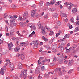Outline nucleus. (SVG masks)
I'll list each match as a JSON object with an SVG mask.
<instances>
[{
    "label": "nucleus",
    "instance_id": "f257e3e1",
    "mask_svg": "<svg viewBox=\"0 0 79 79\" xmlns=\"http://www.w3.org/2000/svg\"><path fill=\"white\" fill-rule=\"evenodd\" d=\"M17 18V15H14L12 17L11 15H9V18H10V19H11V20L10 21L11 25H12V26H16L17 25V24L14 23L15 21V20Z\"/></svg>",
    "mask_w": 79,
    "mask_h": 79
},
{
    "label": "nucleus",
    "instance_id": "f03ea898",
    "mask_svg": "<svg viewBox=\"0 0 79 79\" xmlns=\"http://www.w3.org/2000/svg\"><path fill=\"white\" fill-rule=\"evenodd\" d=\"M41 33L42 34H43V35H44L47 36V35H48V34H47V33H46V32H45V29L46 30V31H50V28H47V26L44 27L43 26L41 27Z\"/></svg>",
    "mask_w": 79,
    "mask_h": 79
},
{
    "label": "nucleus",
    "instance_id": "7ed1b4c3",
    "mask_svg": "<svg viewBox=\"0 0 79 79\" xmlns=\"http://www.w3.org/2000/svg\"><path fill=\"white\" fill-rule=\"evenodd\" d=\"M56 44H53L52 46V51L54 53H56L57 52V51L56 49Z\"/></svg>",
    "mask_w": 79,
    "mask_h": 79
},
{
    "label": "nucleus",
    "instance_id": "20e7f679",
    "mask_svg": "<svg viewBox=\"0 0 79 79\" xmlns=\"http://www.w3.org/2000/svg\"><path fill=\"white\" fill-rule=\"evenodd\" d=\"M10 59H7L6 61V64L4 65V68L3 69L4 70H6V66L10 63Z\"/></svg>",
    "mask_w": 79,
    "mask_h": 79
},
{
    "label": "nucleus",
    "instance_id": "39448f33",
    "mask_svg": "<svg viewBox=\"0 0 79 79\" xmlns=\"http://www.w3.org/2000/svg\"><path fill=\"white\" fill-rule=\"evenodd\" d=\"M29 16V14H28V12L26 11L24 12L23 14V18L25 19H26Z\"/></svg>",
    "mask_w": 79,
    "mask_h": 79
},
{
    "label": "nucleus",
    "instance_id": "423d86ee",
    "mask_svg": "<svg viewBox=\"0 0 79 79\" xmlns=\"http://www.w3.org/2000/svg\"><path fill=\"white\" fill-rule=\"evenodd\" d=\"M9 64L10 65V68H11V70L12 71H13L14 69H15V68H14V64L13 63H11V62H10L9 63Z\"/></svg>",
    "mask_w": 79,
    "mask_h": 79
},
{
    "label": "nucleus",
    "instance_id": "0eeeda50",
    "mask_svg": "<svg viewBox=\"0 0 79 79\" xmlns=\"http://www.w3.org/2000/svg\"><path fill=\"white\" fill-rule=\"evenodd\" d=\"M8 46L10 50H11V47L13 46V44L12 43H10L8 44Z\"/></svg>",
    "mask_w": 79,
    "mask_h": 79
},
{
    "label": "nucleus",
    "instance_id": "6e6552de",
    "mask_svg": "<svg viewBox=\"0 0 79 79\" xmlns=\"http://www.w3.org/2000/svg\"><path fill=\"white\" fill-rule=\"evenodd\" d=\"M21 73L25 76L27 74V70H23L21 71Z\"/></svg>",
    "mask_w": 79,
    "mask_h": 79
},
{
    "label": "nucleus",
    "instance_id": "1a4fd4ad",
    "mask_svg": "<svg viewBox=\"0 0 79 79\" xmlns=\"http://www.w3.org/2000/svg\"><path fill=\"white\" fill-rule=\"evenodd\" d=\"M20 50V47H17L15 48L14 51L16 52H18Z\"/></svg>",
    "mask_w": 79,
    "mask_h": 79
},
{
    "label": "nucleus",
    "instance_id": "9d476101",
    "mask_svg": "<svg viewBox=\"0 0 79 79\" xmlns=\"http://www.w3.org/2000/svg\"><path fill=\"white\" fill-rule=\"evenodd\" d=\"M30 28L31 29H33V30H35L36 29V27L35 25L33 24L30 26Z\"/></svg>",
    "mask_w": 79,
    "mask_h": 79
},
{
    "label": "nucleus",
    "instance_id": "9b49d317",
    "mask_svg": "<svg viewBox=\"0 0 79 79\" xmlns=\"http://www.w3.org/2000/svg\"><path fill=\"white\" fill-rule=\"evenodd\" d=\"M3 68H2L1 69V70L0 71V74H2V75H3L5 74V72L3 71Z\"/></svg>",
    "mask_w": 79,
    "mask_h": 79
},
{
    "label": "nucleus",
    "instance_id": "f8f14e48",
    "mask_svg": "<svg viewBox=\"0 0 79 79\" xmlns=\"http://www.w3.org/2000/svg\"><path fill=\"white\" fill-rule=\"evenodd\" d=\"M53 16L54 18H58V15L57 13H54L53 14Z\"/></svg>",
    "mask_w": 79,
    "mask_h": 79
},
{
    "label": "nucleus",
    "instance_id": "ddd939ff",
    "mask_svg": "<svg viewBox=\"0 0 79 79\" xmlns=\"http://www.w3.org/2000/svg\"><path fill=\"white\" fill-rule=\"evenodd\" d=\"M72 61H73V59H72L71 60H70V62L68 64L69 66H72V64H73V62H72Z\"/></svg>",
    "mask_w": 79,
    "mask_h": 79
},
{
    "label": "nucleus",
    "instance_id": "4468645a",
    "mask_svg": "<svg viewBox=\"0 0 79 79\" xmlns=\"http://www.w3.org/2000/svg\"><path fill=\"white\" fill-rule=\"evenodd\" d=\"M18 67L19 69H21L23 68V65H22V64L21 63H19L18 64Z\"/></svg>",
    "mask_w": 79,
    "mask_h": 79
},
{
    "label": "nucleus",
    "instance_id": "2eb2a0df",
    "mask_svg": "<svg viewBox=\"0 0 79 79\" xmlns=\"http://www.w3.org/2000/svg\"><path fill=\"white\" fill-rule=\"evenodd\" d=\"M77 9L76 8H73L72 10V12L73 13H75L76 12H77Z\"/></svg>",
    "mask_w": 79,
    "mask_h": 79
},
{
    "label": "nucleus",
    "instance_id": "dca6fc26",
    "mask_svg": "<svg viewBox=\"0 0 79 79\" xmlns=\"http://www.w3.org/2000/svg\"><path fill=\"white\" fill-rule=\"evenodd\" d=\"M33 43L35 45H39V43L38 42V41H33Z\"/></svg>",
    "mask_w": 79,
    "mask_h": 79
},
{
    "label": "nucleus",
    "instance_id": "f3484780",
    "mask_svg": "<svg viewBox=\"0 0 79 79\" xmlns=\"http://www.w3.org/2000/svg\"><path fill=\"white\" fill-rule=\"evenodd\" d=\"M72 49V48H70L68 49H66V53H68L69 52H71V50Z\"/></svg>",
    "mask_w": 79,
    "mask_h": 79
},
{
    "label": "nucleus",
    "instance_id": "a211bd4d",
    "mask_svg": "<svg viewBox=\"0 0 79 79\" xmlns=\"http://www.w3.org/2000/svg\"><path fill=\"white\" fill-rule=\"evenodd\" d=\"M39 73H40V72L39 71V69H35V73L36 74H39Z\"/></svg>",
    "mask_w": 79,
    "mask_h": 79
},
{
    "label": "nucleus",
    "instance_id": "6ab92c4d",
    "mask_svg": "<svg viewBox=\"0 0 79 79\" xmlns=\"http://www.w3.org/2000/svg\"><path fill=\"white\" fill-rule=\"evenodd\" d=\"M55 3H56V0H52L51 1L50 4V5H53Z\"/></svg>",
    "mask_w": 79,
    "mask_h": 79
},
{
    "label": "nucleus",
    "instance_id": "aec40b11",
    "mask_svg": "<svg viewBox=\"0 0 79 79\" xmlns=\"http://www.w3.org/2000/svg\"><path fill=\"white\" fill-rule=\"evenodd\" d=\"M65 4H67V3H68V4H69L68 5H69V6H74V5H73V4H72L71 3H70V2H65Z\"/></svg>",
    "mask_w": 79,
    "mask_h": 79
},
{
    "label": "nucleus",
    "instance_id": "412c9836",
    "mask_svg": "<svg viewBox=\"0 0 79 79\" xmlns=\"http://www.w3.org/2000/svg\"><path fill=\"white\" fill-rule=\"evenodd\" d=\"M54 40H55V38H54L52 39L51 40H50L49 41V44H50V45H52V42H53V41Z\"/></svg>",
    "mask_w": 79,
    "mask_h": 79
},
{
    "label": "nucleus",
    "instance_id": "4be33fe9",
    "mask_svg": "<svg viewBox=\"0 0 79 79\" xmlns=\"http://www.w3.org/2000/svg\"><path fill=\"white\" fill-rule=\"evenodd\" d=\"M19 20H20V21H24L25 20V19H24V18L23 19L21 17H19Z\"/></svg>",
    "mask_w": 79,
    "mask_h": 79
},
{
    "label": "nucleus",
    "instance_id": "5701e85b",
    "mask_svg": "<svg viewBox=\"0 0 79 79\" xmlns=\"http://www.w3.org/2000/svg\"><path fill=\"white\" fill-rule=\"evenodd\" d=\"M38 26L39 29H40L41 28V24H40V22H38Z\"/></svg>",
    "mask_w": 79,
    "mask_h": 79
},
{
    "label": "nucleus",
    "instance_id": "b1692460",
    "mask_svg": "<svg viewBox=\"0 0 79 79\" xmlns=\"http://www.w3.org/2000/svg\"><path fill=\"white\" fill-rule=\"evenodd\" d=\"M70 37V35L69 34H66L65 36L64 37V39H66L67 38H68Z\"/></svg>",
    "mask_w": 79,
    "mask_h": 79
},
{
    "label": "nucleus",
    "instance_id": "393cba45",
    "mask_svg": "<svg viewBox=\"0 0 79 79\" xmlns=\"http://www.w3.org/2000/svg\"><path fill=\"white\" fill-rule=\"evenodd\" d=\"M42 38L45 42H47L48 41V39H47V38L45 37L44 36H42Z\"/></svg>",
    "mask_w": 79,
    "mask_h": 79
},
{
    "label": "nucleus",
    "instance_id": "a878e982",
    "mask_svg": "<svg viewBox=\"0 0 79 79\" xmlns=\"http://www.w3.org/2000/svg\"><path fill=\"white\" fill-rule=\"evenodd\" d=\"M79 27H77L74 30V32H77V31H79Z\"/></svg>",
    "mask_w": 79,
    "mask_h": 79
},
{
    "label": "nucleus",
    "instance_id": "bb28decb",
    "mask_svg": "<svg viewBox=\"0 0 79 79\" xmlns=\"http://www.w3.org/2000/svg\"><path fill=\"white\" fill-rule=\"evenodd\" d=\"M62 16L63 17H65V18H66L67 17V15L64 13H63L62 15Z\"/></svg>",
    "mask_w": 79,
    "mask_h": 79
},
{
    "label": "nucleus",
    "instance_id": "cd10ccee",
    "mask_svg": "<svg viewBox=\"0 0 79 79\" xmlns=\"http://www.w3.org/2000/svg\"><path fill=\"white\" fill-rule=\"evenodd\" d=\"M19 77L20 78H24L25 76L23 75V74H21L20 75Z\"/></svg>",
    "mask_w": 79,
    "mask_h": 79
},
{
    "label": "nucleus",
    "instance_id": "c85d7f7f",
    "mask_svg": "<svg viewBox=\"0 0 79 79\" xmlns=\"http://www.w3.org/2000/svg\"><path fill=\"white\" fill-rule=\"evenodd\" d=\"M44 47H45V48L47 49H49L50 48V46L48 45H44Z\"/></svg>",
    "mask_w": 79,
    "mask_h": 79
},
{
    "label": "nucleus",
    "instance_id": "c756f323",
    "mask_svg": "<svg viewBox=\"0 0 79 79\" xmlns=\"http://www.w3.org/2000/svg\"><path fill=\"white\" fill-rule=\"evenodd\" d=\"M27 44L28 43H27V42H26V43H24V42L20 43V45H22V46H23V45H25V44Z\"/></svg>",
    "mask_w": 79,
    "mask_h": 79
},
{
    "label": "nucleus",
    "instance_id": "7c9ffc66",
    "mask_svg": "<svg viewBox=\"0 0 79 79\" xmlns=\"http://www.w3.org/2000/svg\"><path fill=\"white\" fill-rule=\"evenodd\" d=\"M64 44H61L58 46V48H60V47H63V46H64Z\"/></svg>",
    "mask_w": 79,
    "mask_h": 79
},
{
    "label": "nucleus",
    "instance_id": "2f4dec72",
    "mask_svg": "<svg viewBox=\"0 0 79 79\" xmlns=\"http://www.w3.org/2000/svg\"><path fill=\"white\" fill-rule=\"evenodd\" d=\"M57 25H58V26H60L61 24V22H60V21L57 22Z\"/></svg>",
    "mask_w": 79,
    "mask_h": 79
},
{
    "label": "nucleus",
    "instance_id": "473e14b6",
    "mask_svg": "<svg viewBox=\"0 0 79 79\" xmlns=\"http://www.w3.org/2000/svg\"><path fill=\"white\" fill-rule=\"evenodd\" d=\"M8 17V14H7L6 13H5L3 15V17L4 18H7Z\"/></svg>",
    "mask_w": 79,
    "mask_h": 79
},
{
    "label": "nucleus",
    "instance_id": "72a5a7b5",
    "mask_svg": "<svg viewBox=\"0 0 79 79\" xmlns=\"http://www.w3.org/2000/svg\"><path fill=\"white\" fill-rule=\"evenodd\" d=\"M44 18L45 19H47L48 18V14H46L44 16Z\"/></svg>",
    "mask_w": 79,
    "mask_h": 79
},
{
    "label": "nucleus",
    "instance_id": "f704fd0d",
    "mask_svg": "<svg viewBox=\"0 0 79 79\" xmlns=\"http://www.w3.org/2000/svg\"><path fill=\"white\" fill-rule=\"evenodd\" d=\"M42 63V62H41V60L39 59V60L38 61V64L39 65L40 64Z\"/></svg>",
    "mask_w": 79,
    "mask_h": 79
},
{
    "label": "nucleus",
    "instance_id": "c9c22d12",
    "mask_svg": "<svg viewBox=\"0 0 79 79\" xmlns=\"http://www.w3.org/2000/svg\"><path fill=\"white\" fill-rule=\"evenodd\" d=\"M49 35H54V33H53V31H51L49 33Z\"/></svg>",
    "mask_w": 79,
    "mask_h": 79
},
{
    "label": "nucleus",
    "instance_id": "e433bc0d",
    "mask_svg": "<svg viewBox=\"0 0 79 79\" xmlns=\"http://www.w3.org/2000/svg\"><path fill=\"white\" fill-rule=\"evenodd\" d=\"M45 66H42L41 68V70L42 71H45Z\"/></svg>",
    "mask_w": 79,
    "mask_h": 79
},
{
    "label": "nucleus",
    "instance_id": "4c0bfd02",
    "mask_svg": "<svg viewBox=\"0 0 79 79\" xmlns=\"http://www.w3.org/2000/svg\"><path fill=\"white\" fill-rule=\"evenodd\" d=\"M49 10L50 11H55V8H50Z\"/></svg>",
    "mask_w": 79,
    "mask_h": 79
},
{
    "label": "nucleus",
    "instance_id": "58836bf2",
    "mask_svg": "<svg viewBox=\"0 0 79 79\" xmlns=\"http://www.w3.org/2000/svg\"><path fill=\"white\" fill-rule=\"evenodd\" d=\"M60 3H61V1H59L58 2L56 3L55 5H56H56H60Z\"/></svg>",
    "mask_w": 79,
    "mask_h": 79
},
{
    "label": "nucleus",
    "instance_id": "ea45409f",
    "mask_svg": "<svg viewBox=\"0 0 79 79\" xmlns=\"http://www.w3.org/2000/svg\"><path fill=\"white\" fill-rule=\"evenodd\" d=\"M43 4V2L42 1H41L40 3H39V5L40 6H42V5Z\"/></svg>",
    "mask_w": 79,
    "mask_h": 79
},
{
    "label": "nucleus",
    "instance_id": "a19ab883",
    "mask_svg": "<svg viewBox=\"0 0 79 79\" xmlns=\"http://www.w3.org/2000/svg\"><path fill=\"white\" fill-rule=\"evenodd\" d=\"M46 62L44 60L42 61L41 64L42 65H44V63H45Z\"/></svg>",
    "mask_w": 79,
    "mask_h": 79
},
{
    "label": "nucleus",
    "instance_id": "79ce46f5",
    "mask_svg": "<svg viewBox=\"0 0 79 79\" xmlns=\"http://www.w3.org/2000/svg\"><path fill=\"white\" fill-rule=\"evenodd\" d=\"M19 56H21V57L24 56V54L23 53H22L19 54Z\"/></svg>",
    "mask_w": 79,
    "mask_h": 79
},
{
    "label": "nucleus",
    "instance_id": "37998d69",
    "mask_svg": "<svg viewBox=\"0 0 79 79\" xmlns=\"http://www.w3.org/2000/svg\"><path fill=\"white\" fill-rule=\"evenodd\" d=\"M17 34L19 35V36H20V37H22V35L21 34H20V33L19 32V31L17 32Z\"/></svg>",
    "mask_w": 79,
    "mask_h": 79
},
{
    "label": "nucleus",
    "instance_id": "c03bdc74",
    "mask_svg": "<svg viewBox=\"0 0 79 79\" xmlns=\"http://www.w3.org/2000/svg\"><path fill=\"white\" fill-rule=\"evenodd\" d=\"M34 72V70H33L32 69H30V73H33Z\"/></svg>",
    "mask_w": 79,
    "mask_h": 79
},
{
    "label": "nucleus",
    "instance_id": "a18cd8bd",
    "mask_svg": "<svg viewBox=\"0 0 79 79\" xmlns=\"http://www.w3.org/2000/svg\"><path fill=\"white\" fill-rule=\"evenodd\" d=\"M56 61V57H54L53 58V62H55Z\"/></svg>",
    "mask_w": 79,
    "mask_h": 79
},
{
    "label": "nucleus",
    "instance_id": "49530a36",
    "mask_svg": "<svg viewBox=\"0 0 79 79\" xmlns=\"http://www.w3.org/2000/svg\"><path fill=\"white\" fill-rule=\"evenodd\" d=\"M72 72H73V70H70L69 71L68 73H69V74H71V73H72Z\"/></svg>",
    "mask_w": 79,
    "mask_h": 79
},
{
    "label": "nucleus",
    "instance_id": "de8ad7c7",
    "mask_svg": "<svg viewBox=\"0 0 79 79\" xmlns=\"http://www.w3.org/2000/svg\"><path fill=\"white\" fill-rule=\"evenodd\" d=\"M76 25L77 26H79V21H77V22H76Z\"/></svg>",
    "mask_w": 79,
    "mask_h": 79
},
{
    "label": "nucleus",
    "instance_id": "09e8293b",
    "mask_svg": "<svg viewBox=\"0 0 79 79\" xmlns=\"http://www.w3.org/2000/svg\"><path fill=\"white\" fill-rule=\"evenodd\" d=\"M5 27H6V30L7 32H8V26L7 25H6L5 26Z\"/></svg>",
    "mask_w": 79,
    "mask_h": 79
},
{
    "label": "nucleus",
    "instance_id": "8fccbe9b",
    "mask_svg": "<svg viewBox=\"0 0 79 79\" xmlns=\"http://www.w3.org/2000/svg\"><path fill=\"white\" fill-rule=\"evenodd\" d=\"M50 2H47L46 3V6H49V5H50Z\"/></svg>",
    "mask_w": 79,
    "mask_h": 79
},
{
    "label": "nucleus",
    "instance_id": "3c124183",
    "mask_svg": "<svg viewBox=\"0 0 79 79\" xmlns=\"http://www.w3.org/2000/svg\"><path fill=\"white\" fill-rule=\"evenodd\" d=\"M63 74V73L60 71L59 73V76H61Z\"/></svg>",
    "mask_w": 79,
    "mask_h": 79
},
{
    "label": "nucleus",
    "instance_id": "603ef678",
    "mask_svg": "<svg viewBox=\"0 0 79 79\" xmlns=\"http://www.w3.org/2000/svg\"><path fill=\"white\" fill-rule=\"evenodd\" d=\"M35 16L36 18H39V17L40 16L39 15V14L38 13L36 14Z\"/></svg>",
    "mask_w": 79,
    "mask_h": 79
},
{
    "label": "nucleus",
    "instance_id": "864d4df0",
    "mask_svg": "<svg viewBox=\"0 0 79 79\" xmlns=\"http://www.w3.org/2000/svg\"><path fill=\"white\" fill-rule=\"evenodd\" d=\"M39 60H44V57H40L39 58Z\"/></svg>",
    "mask_w": 79,
    "mask_h": 79
},
{
    "label": "nucleus",
    "instance_id": "5fc2aeb1",
    "mask_svg": "<svg viewBox=\"0 0 79 79\" xmlns=\"http://www.w3.org/2000/svg\"><path fill=\"white\" fill-rule=\"evenodd\" d=\"M62 72L63 74H65L66 73V71L64 70L62 71Z\"/></svg>",
    "mask_w": 79,
    "mask_h": 79
},
{
    "label": "nucleus",
    "instance_id": "6e6d98bb",
    "mask_svg": "<svg viewBox=\"0 0 79 79\" xmlns=\"http://www.w3.org/2000/svg\"><path fill=\"white\" fill-rule=\"evenodd\" d=\"M34 48H38V46H37V45H35L34 46Z\"/></svg>",
    "mask_w": 79,
    "mask_h": 79
},
{
    "label": "nucleus",
    "instance_id": "4d7b16f0",
    "mask_svg": "<svg viewBox=\"0 0 79 79\" xmlns=\"http://www.w3.org/2000/svg\"><path fill=\"white\" fill-rule=\"evenodd\" d=\"M34 16H35V14L31 13V16H32V17H34Z\"/></svg>",
    "mask_w": 79,
    "mask_h": 79
},
{
    "label": "nucleus",
    "instance_id": "13d9d810",
    "mask_svg": "<svg viewBox=\"0 0 79 79\" xmlns=\"http://www.w3.org/2000/svg\"><path fill=\"white\" fill-rule=\"evenodd\" d=\"M35 10H32V11H31V13H34L35 14Z\"/></svg>",
    "mask_w": 79,
    "mask_h": 79
},
{
    "label": "nucleus",
    "instance_id": "bf43d9fd",
    "mask_svg": "<svg viewBox=\"0 0 79 79\" xmlns=\"http://www.w3.org/2000/svg\"><path fill=\"white\" fill-rule=\"evenodd\" d=\"M3 44V40H0V45L1 44Z\"/></svg>",
    "mask_w": 79,
    "mask_h": 79
},
{
    "label": "nucleus",
    "instance_id": "052dcab7",
    "mask_svg": "<svg viewBox=\"0 0 79 79\" xmlns=\"http://www.w3.org/2000/svg\"><path fill=\"white\" fill-rule=\"evenodd\" d=\"M16 38L15 37H13L12 38V40H16Z\"/></svg>",
    "mask_w": 79,
    "mask_h": 79
},
{
    "label": "nucleus",
    "instance_id": "680f3d73",
    "mask_svg": "<svg viewBox=\"0 0 79 79\" xmlns=\"http://www.w3.org/2000/svg\"><path fill=\"white\" fill-rule=\"evenodd\" d=\"M44 12H43L42 13H41L40 14L41 15H40V16H43V15H44Z\"/></svg>",
    "mask_w": 79,
    "mask_h": 79
},
{
    "label": "nucleus",
    "instance_id": "e2e57ef3",
    "mask_svg": "<svg viewBox=\"0 0 79 79\" xmlns=\"http://www.w3.org/2000/svg\"><path fill=\"white\" fill-rule=\"evenodd\" d=\"M21 59L22 60H25V59H24V56H23V57H21Z\"/></svg>",
    "mask_w": 79,
    "mask_h": 79
},
{
    "label": "nucleus",
    "instance_id": "0e129e2a",
    "mask_svg": "<svg viewBox=\"0 0 79 79\" xmlns=\"http://www.w3.org/2000/svg\"><path fill=\"white\" fill-rule=\"evenodd\" d=\"M32 36H33V35H32L31 33L29 35V37H32Z\"/></svg>",
    "mask_w": 79,
    "mask_h": 79
},
{
    "label": "nucleus",
    "instance_id": "69168bd1",
    "mask_svg": "<svg viewBox=\"0 0 79 79\" xmlns=\"http://www.w3.org/2000/svg\"><path fill=\"white\" fill-rule=\"evenodd\" d=\"M60 50H64V48L63 47H61L60 48Z\"/></svg>",
    "mask_w": 79,
    "mask_h": 79
},
{
    "label": "nucleus",
    "instance_id": "338daca9",
    "mask_svg": "<svg viewBox=\"0 0 79 79\" xmlns=\"http://www.w3.org/2000/svg\"><path fill=\"white\" fill-rule=\"evenodd\" d=\"M60 35V33H57L56 34V37H58V35Z\"/></svg>",
    "mask_w": 79,
    "mask_h": 79
},
{
    "label": "nucleus",
    "instance_id": "774afa93",
    "mask_svg": "<svg viewBox=\"0 0 79 79\" xmlns=\"http://www.w3.org/2000/svg\"><path fill=\"white\" fill-rule=\"evenodd\" d=\"M29 79H34V77H33L32 76H31L29 78Z\"/></svg>",
    "mask_w": 79,
    "mask_h": 79
}]
</instances>
